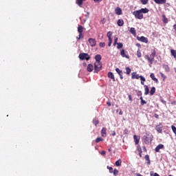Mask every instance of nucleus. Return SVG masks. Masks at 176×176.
I'll return each instance as SVG.
<instances>
[{
	"label": "nucleus",
	"instance_id": "nucleus-63",
	"mask_svg": "<svg viewBox=\"0 0 176 176\" xmlns=\"http://www.w3.org/2000/svg\"><path fill=\"white\" fill-rule=\"evenodd\" d=\"M167 69H168V66H166Z\"/></svg>",
	"mask_w": 176,
	"mask_h": 176
},
{
	"label": "nucleus",
	"instance_id": "nucleus-6",
	"mask_svg": "<svg viewBox=\"0 0 176 176\" xmlns=\"http://www.w3.org/2000/svg\"><path fill=\"white\" fill-rule=\"evenodd\" d=\"M155 130L157 131V133H160V134L163 133V125L162 124V123H160V124L155 126Z\"/></svg>",
	"mask_w": 176,
	"mask_h": 176
},
{
	"label": "nucleus",
	"instance_id": "nucleus-31",
	"mask_svg": "<svg viewBox=\"0 0 176 176\" xmlns=\"http://www.w3.org/2000/svg\"><path fill=\"white\" fill-rule=\"evenodd\" d=\"M107 38H109V40L112 39V32H109L107 34Z\"/></svg>",
	"mask_w": 176,
	"mask_h": 176
},
{
	"label": "nucleus",
	"instance_id": "nucleus-60",
	"mask_svg": "<svg viewBox=\"0 0 176 176\" xmlns=\"http://www.w3.org/2000/svg\"><path fill=\"white\" fill-rule=\"evenodd\" d=\"M140 100H141V101H142V100H144V98L142 97H140Z\"/></svg>",
	"mask_w": 176,
	"mask_h": 176
},
{
	"label": "nucleus",
	"instance_id": "nucleus-29",
	"mask_svg": "<svg viewBox=\"0 0 176 176\" xmlns=\"http://www.w3.org/2000/svg\"><path fill=\"white\" fill-rule=\"evenodd\" d=\"M145 160L147 161V164H151V160L149 159V156L148 155H145Z\"/></svg>",
	"mask_w": 176,
	"mask_h": 176
},
{
	"label": "nucleus",
	"instance_id": "nucleus-40",
	"mask_svg": "<svg viewBox=\"0 0 176 176\" xmlns=\"http://www.w3.org/2000/svg\"><path fill=\"white\" fill-rule=\"evenodd\" d=\"M137 56L138 57L140 58V57H141V52H140V50H138L137 52Z\"/></svg>",
	"mask_w": 176,
	"mask_h": 176
},
{
	"label": "nucleus",
	"instance_id": "nucleus-17",
	"mask_svg": "<svg viewBox=\"0 0 176 176\" xmlns=\"http://www.w3.org/2000/svg\"><path fill=\"white\" fill-rule=\"evenodd\" d=\"M108 77L110 78V79H112L113 82L116 81V80H115V76L113 75V73H112V72H109V73H108Z\"/></svg>",
	"mask_w": 176,
	"mask_h": 176
},
{
	"label": "nucleus",
	"instance_id": "nucleus-30",
	"mask_svg": "<svg viewBox=\"0 0 176 176\" xmlns=\"http://www.w3.org/2000/svg\"><path fill=\"white\" fill-rule=\"evenodd\" d=\"M131 72V69H130V67H126V74L130 75Z\"/></svg>",
	"mask_w": 176,
	"mask_h": 176
},
{
	"label": "nucleus",
	"instance_id": "nucleus-38",
	"mask_svg": "<svg viewBox=\"0 0 176 176\" xmlns=\"http://www.w3.org/2000/svg\"><path fill=\"white\" fill-rule=\"evenodd\" d=\"M171 127H172V130H173L174 134H176V127L173 125H172Z\"/></svg>",
	"mask_w": 176,
	"mask_h": 176
},
{
	"label": "nucleus",
	"instance_id": "nucleus-52",
	"mask_svg": "<svg viewBox=\"0 0 176 176\" xmlns=\"http://www.w3.org/2000/svg\"><path fill=\"white\" fill-rule=\"evenodd\" d=\"M153 176H160L159 174H157V173H155Z\"/></svg>",
	"mask_w": 176,
	"mask_h": 176
},
{
	"label": "nucleus",
	"instance_id": "nucleus-11",
	"mask_svg": "<svg viewBox=\"0 0 176 176\" xmlns=\"http://www.w3.org/2000/svg\"><path fill=\"white\" fill-rule=\"evenodd\" d=\"M154 2H155V3H157L158 5H163L166 3L167 1L166 0H154Z\"/></svg>",
	"mask_w": 176,
	"mask_h": 176
},
{
	"label": "nucleus",
	"instance_id": "nucleus-23",
	"mask_svg": "<svg viewBox=\"0 0 176 176\" xmlns=\"http://www.w3.org/2000/svg\"><path fill=\"white\" fill-rule=\"evenodd\" d=\"M83 30H85V28H83L82 25H78V32H79V34H80L81 35L82 32H83Z\"/></svg>",
	"mask_w": 176,
	"mask_h": 176
},
{
	"label": "nucleus",
	"instance_id": "nucleus-59",
	"mask_svg": "<svg viewBox=\"0 0 176 176\" xmlns=\"http://www.w3.org/2000/svg\"><path fill=\"white\" fill-rule=\"evenodd\" d=\"M144 151H146V148L145 146L143 147Z\"/></svg>",
	"mask_w": 176,
	"mask_h": 176
},
{
	"label": "nucleus",
	"instance_id": "nucleus-58",
	"mask_svg": "<svg viewBox=\"0 0 176 176\" xmlns=\"http://www.w3.org/2000/svg\"><path fill=\"white\" fill-rule=\"evenodd\" d=\"M107 168L108 170H109V168H111V166H107Z\"/></svg>",
	"mask_w": 176,
	"mask_h": 176
},
{
	"label": "nucleus",
	"instance_id": "nucleus-57",
	"mask_svg": "<svg viewBox=\"0 0 176 176\" xmlns=\"http://www.w3.org/2000/svg\"><path fill=\"white\" fill-rule=\"evenodd\" d=\"M161 76H162V78H166V76H164V74H161Z\"/></svg>",
	"mask_w": 176,
	"mask_h": 176
},
{
	"label": "nucleus",
	"instance_id": "nucleus-50",
	"mask_svg": "<svg viewBox=\"0 0 176 176\" xmlns=\"http://www.w3.org/2000/svg\"><path fill=\"white\" fill-rule=\"evenodd\" d=\"M155 175V173H153V171H151L150 172V175L151 176H153Z\"/></svg>",
	"mask_w": 176,
	"mask_h": 176
},
{
	"label": "nucleus",
	"instance_id": "nucleus-61",
	"mask_svg": "<svg viewBox=\"0 0 176 176\" xmlns=\"http://www.w3.org/2000/svg\"><path fill=\"white\" fill-rule=\"evenodd\" d=\"M120 113V115H122V111H120V113Z\"/></svg>",
	"mask_w": 176,
	"mask_h": 176
},
{
	"label": "nucleus",
	"instance_id": "nucleus-25",
	"mask_svg": "<svg viewBox=\"0 0 176 176\" xmlns=\"http://www.w3.org/2000/svg\"><path fill=\"white\" fill-rule=\"evenodd\" d=\"M133 138H134L135 144L138 145V144L140 142V138H138V137L135 135H134Z\"/></svg>",
	"mask_w": 176,
	"mask_h": 176
},
{
	"label": "nucleus",
	"instance_id": "nucleus-48",
	"mask_svg": "<svg viewBox=\"0 0 176 176\" xmlns=\"http://www.w3.org/2000/svg\"><path fill=\"white\" fill-rule=\"evenodd\" d=\"M112 135L113 137H115V135H116V133L115 132V131L112 132Z\"/></svg>",
	"mask_w": 176,
	"mask_h": 176
},
{
	"label": "nucleus",
	"instance_id": "nucleus-62",
	"mask_svg": "<svg viewBox=\"0 0 176 176\" xmlns=\"http://www.w3.org/2000/svg\"><path fill=\"white\" fill-rule=\"evenodd\" d=\"M155 118H157V115L155 114Z\"/></svg>",
	"mask_w": 176,
	"mask_h": 176
},
{
	"label": "nucleus",
	"instance_id": "nucleus-21",
	"mask_svg": "<svg viewBox=\"0 0 176 176\" xmlns=\"http://www.w3.org/2000/svg\"><path fill=\"white\" fill-rule=\"evenodd\" d=\"M144 95L148 96L149 94V88L147 87V85H144Z\"/></svg>",
	"mask_w": 176,
	"mask_h": 176
},
{
	"label": "nucleus",
	"instance_id": "nucleus-41",
	"mask_svg": "<svg viewBox=\"0 0 176 176\" xmlns=\"http://www.w3.org/2000/svg\"><path fill=\"white\" fill-rule=\"evenodd\" d=\"M141 105H145V104H146V101L142 100V101L140 102Z\"/></svg>",
	"mask_w": 176,
	"mask_h": 176
},
{
	"label": "nucleus",
	"instance_id": "nucleus-45",
	"mask_svg": "<svg viewBox=\"0 0 176 176\" xmlns=\"http://www.w3.org/2000/svg\"><path fill=\"white\" fill-rule=\"evenodd\" d=\"M81 36H82V34H79L78 36L76 37V39H77L78 41H79V39H80Z\"/></svg>",
	"mask_w": 176,
	"mask_h": 176
},
{
	"label": "nucleus",
	"instance_id": "nucleus-12",
	"mask_svg": "<svg viewBox=\"0 0 176 176\" xmlns=\"http://www.w3.org/2000/svg\"><path fill=\"white\" fill-rule=\"evenodd\" d=\"M87 69L88 72H92V71L94 69V66H93L92 64H89L87 65Z\"/></svg>",
	"mask_w": 176,
	"mask_h": 176
},
{
	"label": "nucleus",
	"instance_id": "nucleus-56",
	"mask_svg": "<svg viewBox=\"0 0 176 176\" xmlns=\"http://www.w3.org/2000/svg\"><path fill=\"white\" fill-rule=\"evenodd\" d=\"M161 101L163 104H166V100H161Z\"/></svg>",
	"mask_w": 176,
	"mask_h": 176
},
{
	"label": "nucleus",
	"instance_id": "nucleus-44",
	"mask_svg": "<svg viewBox=\"0 0 176 176\" xmlns=\"http://www.w3.org/2000/svg\"><path fill=\"white\" fill-rule=\"evenodd\" d=\"M109 173H113V168L112 167L109 168Z\"/></svg>",
	"mask_w": 176,
	"mask_h": 176
},
{
	"label": "nucleus",
	"instance_id": "nucleus-14",
	"mask_svg": "<svg viewBox=\"0 0 176 176\" xmlns=\"http://www.w3.org/2000/svg\"><path fill=\"white\" fill-rule=\"evenodd\" d=\"M101 135L102 137H107V128H102L101 130Z\"/></svg>",
	"mask_w": 176,
	"mask_h": 176
},
{
	"label": "nucleus",
	"instance_id": "nucleus-39",
	"mask_svg": "<svg viewBox=\"0 0 176 176\" xmlns=\"http://www.w3.org/2000/svg\"><path fill=\"white\" fill-rule=\"evenodd\" d=\"M142 5H146L148 3V0H141Z\"/></svg>",
	"mask_w": 176,
	"mask_h": 176
},
{
	"label": "nucleus",
	"instance_id": "nucleus-53",
	"mask_svg": "<svg viewBox=\"0 0 176 176\" xmlns=\"http://www.w3.org/2000/svg\"><path fill=\"white\" fill-rule=\"evenodd\" d=\"M107 105H108V107H111V102H107Z\"/></svg>",
	"mask_w": 176,
	"mask_h": 176
},
{
	"label": "nucleus",
	"instance_id": "nucleus-7",
	"mask_svg": "<svg viewBox=\"0 0 176 176\" xmlns=\"http://www.w3.org/2000/svg\"><path fill=\"white\" fill-rule=\"evenodd\" d=\"M143 140L144 141L145 144H151L152 142V138L144 135Z\"/></svg>",
	"mask_w": 176,
	"mask_h": 176
},
{
	"label": "nucleus",
	"instance_id": "nucleus-16",
	"mask_svg": "<svg viewBox=\"0 0 176 176\" xmlns=\"http://www.w3.org/2000/svg\"><path fill=\"white\" fill-rule=\"evenodd\" d=\"M96 63H101V55L97 54L95 56Z\"/></svg>",
	"mask_w": 176,
	"mask_h": 176
},
{
	"label": "nucleus",
	"instance_id": "nucleus-36",
	"mask_svg": "<svg viewBox=\"0 0 176 176\" xmlns=\"http://www.w3.org/2000/svg\"><path fill=\"white\" fill-rule=\"evenodd\" d=\"M118 37H116L114 39L113 46H116L118 45Z\"/></svg>",
	"mask_w": 176,
	"mask_h": 176
},
{
	"label": "nucleus",
	"instance_id": "nucleus-3",
	"mask_svg": "<svg viewBox=\"0 0 176 176\" xmlns=\"http://www.w3.org/2000/svg\"><path fill=\"white\" fill-rule=\"evenodd\" d=\"M102 69V63L101 62H95L94 63V74H97L100 72Z\"/></svg>",
	"mask_w": 176,
	"mask_h": 176
},
{
	"label": "nucleus",
	"instance_id": "nucleus-51",
	"mask_svg": "<svg viewBox=\"0 0 176 176\" xmlns=\"http://www.w3.org/2000/svg\"><path fill=\"white\" fill-rule=\"evenodd\" d=\"M136 46H138V47H141V44L137 43V44H136Z\"/></svg>",
	"mask_w": 176,
	"mask_h": 176
},
{
	"label": "nucleus",
	"instance_id": "nucleus-33",
	"mask_svg": "<svg viewBox=\"0 0 176 176\" xmlns=\"http://www.w3.org/2000/svg\"><path fill=\"white\" fill-rule=\"evenodd\" d=\"M117 48L118 49H122V47H123V43H117Z\"/></svg>",
	"mask_w": 176,
	"mask_h": 176
},
{
	"label": "nucleus",
	"instance_id": "nucleus-20",
	"mask_svg": "<svg viewBox=\"0 0 176 176\" xmlns=\"http://www.w3.org/2000/svg\"><path fill=\"white\" fill-rule=\"evenodd\" d=\"M117 24L119 27H122L123 26V24H124V21H123V19H118Z\"/></svg>",
	"mask_w": 176,
	"mask_h": 176
},
{
	"label": "nucleus",
	"instance_id": "nucleus-4",
	"mask_svg": "<svg viewBox=\"0 0 176 176\" xmlns=\"http://www.w3.org/2000/svg\"><path fill=\"white\" fill-rule=\"evenodd\" d=\"M156 56V52L155 51H153L151 52V54L150 55V56H148V55L145 56V58H146L148 60V61H149L150 64H153V60L155 58V56Z\"/></svg>",
	"mask_w": 176,
	"mask_h": 176
},
{
	"label": "nucleus",
	"instance_id": "nucleus-9",
	"mask_svg": "<svg viewBox=\"0 0 176 176\" xmlns=\"http://www.w3.org/2000/svg\"><path fill=\"white\" fill-rule=\"evenodd\" d=\"M88 42L90 46H91V47H94V46H96L97 43V42L96 41V39L94 38H89Z\"/></svg>",
	"mask_w": 176,
	"mask_h": 176
},
{
	"label": "nucleus",
	"instance_id": "nucleus-15",
	"mask_svg": "<svg viewBox=\"0 0 176 176\" xmlns=\"http://www.w3.org/2000/svg\"><path fill=\"white\" fill-rule=\"evenodd\" d=\"M164 148V145L163 144H159L158 146H156L155 148V152H160V149H163Z\"/></svg>",
	"mask_w": 176,
	"mask_h": 176
},
{
	"label": "nucleus",
	"instance_id": "nucleus-8",
	"mask_svg": "<svg viewBox=\"0 0 176 176\" xmlns=\"http://www.w3.org/2000/svg\"><path fill=\"white\" fill-rule=\"evenodd\" d=\"M138 41H140V42H143L144 43H148V38H146L145 36H138L137 37Z\"/></svg>",
	"mask_w": 176,
	"mask_h": 176
},
{
	"label": "nucleus",
	"instance_id": "nucleus-22",
	"mask_svg": "<svg viewBox=\"0 0 176 176\" xmlns=\"http://www.w3.org/2000/svg\"><path fill=\"white\" fill-rule=\"evenodd\" d=\"M86 0H76V3L80 6V8H82V5H83V1Z\"/></svg>",
	"mask_w": 176,
	"mask_h": 176
},
{
	"label": "nucleus",
	"instance_id": "nucleus-24",
	"mask_svg": "<svg viewBox=\"0 0 176 176\" xmlns=\"http://www.w3.org/2000/svg\"><path fill=\"white\" fill-rule=\"evenodd\" d=\"M162 21L164 23V24H167L168 23V19L166 17V15H162Z\"/></svg>",
	"mask_w": 176,
	"mask_h": 176
},
{
	"label": "nucleus",
	"instance_id": "nucleus-46",
	"mask_svg": "<svg viewBox=\"0 0 176 176\" xmlns=\"http://www.w3.org/2000/svg\"><path fill=\"white\" fill-rule=\"evenodd\" d=\"M129 101H133V98L131 97V95H129Z\"/></svg>",
	"mask_w": 176,
	"mask_h": 176
},
{
	"label": "nucleus",
	"instance_id": "nucleus-37",
	"mask_svg": "<svg viewBox=\"0 0 176 176\" xmlns=\"http://www.w3.org/2000/svg\"><path fill=\"white\" fill-rule=\"evenodd\" d=\"M113 173V175H117V174L119 173V170H118V169H114Z\"/></svg>",
	"mask_w": 176,
	"mask_h": 176
},
{
	"label": "nucleus",
	"instance_id": "nucleus-27",
	"mask_svg": "<svg viewBox=\"0 0 176 176\" xmlns=\"http://www.w3.org/2000/svg\"><path fill=\"white\" fill-rule=\"evenodd\" d=\"M129 32H131V34H132V35H136V32H135V28H131Z\"/></svg>",
	"mask_w": 176,
	"mask_h": 176
},
{
	"label": "nucleus",
	"instance_id": "nucleus-5",
	"mask_svg": "<svg viewBox=\"0 0 176 176\" xmlns=\"http://www.w3.org/2000/svg\"><path fill=\"white\" fill-rule=\"evenodd\" d=\"M79 58L80 60H87V61H89L90 60V56L86 53H80L79 54Z\"/></svg>",
	"mask_w": 176,
	"mask_h": 176
},
{
	"label": "nucleus",
	"instance_id": "nucleus-55",
	"mask_svg": "<svg viewBox=\"0 0 176 176\" xmlns=\"http://www.w3.org/2000/svg\"><path fill=\"white\" fill-rule=\"evenodd\" d=\"M94 2H101V1H102V0H94Z\"/></svg>",
	"mask_w": 176,
	"mask_h": 176
},
{
	"label": "nucleus",
	"instance_id": "nucleus-18",
	"mask_svg": "<svg viewBox=\"0 0 176 176\" xmlns=\"http://www.w3.org/2000/svg\"><path fill=\"white\" fill-rule=\"evenodd\" d=\"M150 78H151V79H152L153 80H154V82H156V83H158L159 80H157V78H156L155 77V74H154L153 73H151V74Z\"/></svg>",
	"mask_w": 176,
	"mask_h": 176
},
{
	"label": "nucleus",
	"instance_id": "nucleus-26",
	"mask_svg": "<svg viewBox=\"0 0 176 176\" xmlns=\"http://www.w3.org/2000/svg\"><path fill=\"white\" fill-rule=\"evenodd\" d=\"M156 92V88L155 87H153L150 91V95L153 96L155 93Z\"/></svg>",
	"mask_w": 176,
	"mask_h": 176
},
{
	"label": "nucleus",
	"instance_id": "nucleus-64",
	"mask_svg": "<svg viewBox=\"0 0 176 176\" xmlns=\"http://www.w3.org/2000/svg\"><path fill=\"white\" fill-rule=\"evenodd\" d=\"M87 16H89V12H87Z\"/></svg>",
	"mask_w": 176,
	"mask_h": 176
},
{
	"label": "nucleus",
	"instance_id": "nucleus-49",
	"mask_svg": "<svg viewBox=\"0 0 176 176\" xmlns=\"http://www.w3.org/2000/svg\"><path fill=\"white\" fill-rule=\"evenodd\" d=\"M101 155H102V156H104V155H105V151H102L101 152Z\"/></svg>",
	"mask_w": 176,
	"mask_h": 176
},
{
	"label": "nucleus",
	"instance_id": "nucleus-47",
	"mask_svg": "<svg viewBox=\"0 0 176 176\" xmlns=\"http://www.w3.org/2000/svg\"><path fill=\"white\" fill-rule=\"evenodd\" d=\"M138 151L139 153L142 152V149L140 147H138Z\"/></svg>",
	"mask_w": 176,
	"mask_h": 176
},
{
	"label": "nucleus",
	"instance_id": "nucleus-10",
	"mask_svg": "<svg viewBox=\"0 0 176 176\" xmlns=\"http://www.w3.org/2000/svg\"><path fill=\"white\" fill-rule=\"evenodd\" d=\"M116 71L117 74H118V75H120V79H123V72L122 70H120V69H119V68H116Z\"/></svg>",
	"mask_w": 176,
	"mask_h": 176
},
{
	"label": "nucleus",
	"instance_id": "nucleus-42",
	"mask_svg": "<svg viewBox=\"0 0 176 176\" xmlns=\"http://www.w3.org/2000/svg\"><path fill=\"white\" fill-rule=\"evenodd\" d=\"M99 45L100 47H105V43H100Z\"/></svg>",
	"mask_w": 176,
	"mask_h": 176
},
{
	"label": "nucleus",
	"instance_id": "nucleus-43",
	"mask_svg": "<svg viewBox=\"0 0 176 176\" xmlns=\"http://www.w3.org/2000/svg\"><path fill=\"white\" fill-rule=\"evenodd\" d=\"M112 39H110V40H109V43H108V46L109 47H111V45H112Z\"/></svg>",
	"mask_w": 176,
	"mask_h": 176
},
{
	"label": "nucleus",
	"instance_id": "nucleus-32",
	"mask_svg": "<svg viewBox=\"0 0 176 176\" xmlns=\"http://www.w3.org/2000/svg\"><path fill=\"white\" fill-rule=\"evenodd\" d=\"M170 53L173 56L174 58H176V50H171Z\"/></svg>",
	"mask_w": 176,
	"mask_h": 176
},
{
	"label": "nucleus",
	"instance_id": "nucleus-54",
	"mask_svg": "<svg viewBox=\"0 0 176 176\" xmlns=\"http://www.w3.org/2000/svg\"><path fill=\"white\" fill-rule=\"evenodd\" d=\"M139 156H140V157H142V152L139 153Z\"/></svg>",
	"mask_w": 176,
	"mask_h": 176
},
{
	"label": "nucleus",
	"instance_id": "nucleus-28",
	"mask_svg": "<svg viewBox=\"0 0 176 176\" xmlns=\"http://www.w3.org/2000/svg\"><path fill=\"white\" fill-rule=\"evenodd\" d=\"M116 166H117L118 167H120V166H122V160H118V161H116Z\"/></svg>",
	"mask_w": 176,
	"mask_h": 176
},
{
	"label": "nucleus",
	"instance_id": "nucleus-1",
	"mask_svg": "<svg viewBox=\"0 0 176 176\" xmlns=\"http://www.w3.org/2000/svg\"><path fill=\"white\" fill-rule=\"evenodd\" d=\"M149 10L146 8H142L139 10L134 11L133 12V16H135V19H138V20H142L144 19V14L148 13Z\"/></svg>",
	"mask_w": 176,
	"mask_h": 176
},
{
	"label": "nucleus",
	"instance_id": "nucleus-34",
	"mask_svg": "<svg viewBox=\"0 0 176 176\" xmlns=\"http://www.w3.org/2000/svg\"><path fill=\"white\" fill-rule=\"evenodd\" d=\"M93 123H94V124H95V126H97V124H98V123H99L98 120L94 119L93 120Z\"/></svg>",
	"mask_w": 176,
	"mask_h": 176
},
{
	"label": "nucleus",
	"instance_id": "nucleus-2",
	"mask_svg": "<svg viewBox=\"0 0 176 176\" xmlns=\"http://www.w3.org/2000/svg\"><path fill=\"white\" fill-rule=\"evenodd\" d=\"M131 78H132V79H140V78L141 85H142L144 86V82H145V80H146L145 78H144V76L137 74L136 72H133Z\"/></svg>",
	"mask_w": 176,
	"mask_h": 176
},
{
	"label": "nucleus",
	"instance_id": "nucleus-19",
	"mask_svg": "<svg viewBox=\"0 0 176 176\" xmlns=\"http://www.w3.org/2000/svg\"><path fill=\"white\" fill-rule=\"evenodd\" d=\"M120 54H121L122 57H124L125 58H129V55L126 54V52H124V50H121Z\"/></svg>",
	"mask_w": 176,
	"mask_h": 176
},
{
	"label": "nucleus",
	"instance_id": "nucleus-13",
	"mask_svg": "<svg viewBox=\"0 0 176 176\" xmlns=\"http://www.w3.org/2000/svg\"><path fill=\"white\" fill-rule=\"evenodd\" d=\"M115 12L116 14H117L118 16H120V14H122V8L118 7L116 8Z\"/></svg>",
	"mask_w": 176,
	"mask_h": 176
},
{
	"label": "nucleus",
	"instance_id": "nucleus-35",
	"mask_svg": "<svg viewBox=\"0 0 176 176\" xmlns=\"http://www.w3.org/2000/svg\"><path fill=\"white\" fill-rule=\"evenodd\" d=\"M100 141H103V139L102 138H97L96 140V142L98 143Z\"/></svg>",
	"mask_w": 176,
	"mask_h": 176
}]
</instances>
